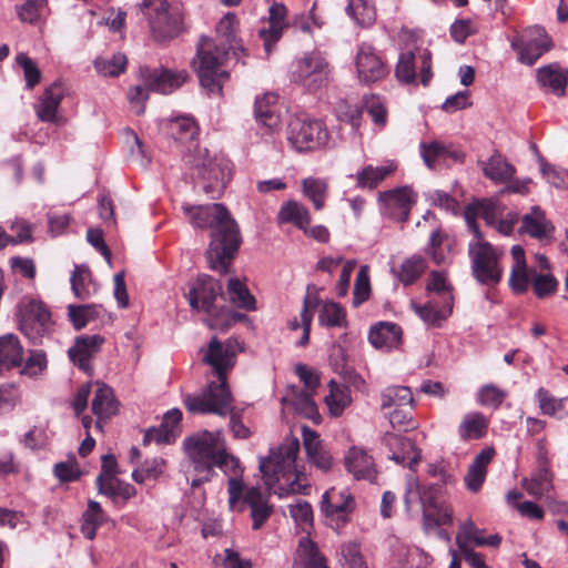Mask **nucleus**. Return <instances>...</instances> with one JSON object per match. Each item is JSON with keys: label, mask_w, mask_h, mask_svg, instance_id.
<instances>
[{"label": "nucleus", "mask_w": 568, "mask_h": 568, "mask_svg": "<svg viewBox=\"0 0 568 568\" xmlns=\"http://www.w3.org/2000/svg\"><path fill=\"white\" fill-rule=\"evenodd\" d=\"M191 223L201 229H212L206 258L212 270L225 274L241 244L237 223L221 203L183 206Z\"/></svg>", "instance_id": "1"}, {"label": "nucleus", "mask_w": 568, "mask_h": 568, "mask_svg": "<svg viewBox=\"0 0 568 568\" xmlns=\"http://www.w3.org/2000/svg\"><path fill=\"white\" fill-rule=\"evenodd\" d=\"M168 133L178 143L185 144L184 164L193 171V178L202 182L203 191L212 199L220 196L227 181L226 163L212 158L206 149L199 148V126L193 118L179 116L168 123Z\"/></svg>", "instance_id": "2"}, {"label": "nucleus", "mask_w": 568, "mask_h": 568, "mask_svg": "<svg viewBox=\"0 0 568 568\" xmlns=\"http://www.w3.org/2000/svg\"><path fill=\"white\" fill-rule=\"evenodd\" d=\"M184 448L189 459H193L202 470L214 475V467L220 468L227 480L229 505L231 509L241 500L244 485L242 481L243 468L234 455L227 453L226 442L221 430H203L187 437Z\"/></svg>", "instance_id": "3"}, {"label": "nucleus", "mask_w": 568, "mask_h": 568, "mask_svg": "<svg viewBox=\"0 0 568 568\" xmlns=\"http://www.w3.org/2000/svg\"><path fill=\"white\" fill-rule=\"evenodd\" d=\"M236 22L234 13L225 14L216 26L220 42L206 36H202L197 42L196 55L192 64L197 72L201 85L209 93L221 94L223 83L229 79V73L222 70V65L229 50L233 47Z\"/></svg>", "instance_id": "4"}, {"label": "nucleus", "mask_w": 568, "mask_h": 568, "mask_svg": "<svg viewBox=\"0 0 568 568\" xmlns=\"http://www.w3.org/2000/svg\"><path fill=\"white\" fill-rule=\"evenodd\" d=\"M298 450V438L287 436L278 447L270 450L267 457L260 458V470L268 487H272L281 478L290 480L288 493H302L308 487L301 483V474L296 469Z\"/></svg>", "instance_id": "5"}, {"label": "nucleus", "mask_w": 568, "mask_h": 568, "mask_svg": "<svg viewBox=\"0 0 568 568\" xmlns=\"http://www.w3.org/2000/svg\"><path fill=\"white\" fill-rule=\"evenodd\" d=\"M136 8L146 18L156 41L173 39L182 32L184 12L176 0H142Z\"/></svg>", "instance_id": "6"}, {"label": "nucleus", "mask_w": 568, "mask_h": 568, "mask_svg": "<svg viewBox=\"0 0 568 568\" xmlns=\"http://www.w3.org/2000/svg\"><path fill=\"white\" fill-rule=\"evenodd\" d=\"M139 74L142 84H138L129 91V100L134 105L136 114L144 112V102L149 91L168 94L179 89L189 79L185 70L173 71L163 67L153 69L146 65L141 67Z\"/></svg>", "instance_id": "7"}, {"label": "nucleus", "mask_w": 568, "mask_h": 568, "mask_svg": "<svg viewBox=\"0 0 568 568\" xmlns=\"http://www.w3.org/2000/svg\"><path fill=\"white\" fill-rule=\"evenodd\" d=\"M331 78V68L326 58L317 51L305 53L295 59L288 70L292 83L301 85L310 93L325 88Z\"/></svg>", "instance_id": "8"}, {"label": "nucleus", "mask_w": 568, "mask_h": 568, "mask_svg": "<svg viewBox=\"0 0 568 568\" xmlns=\"http://www.w3.org/2000/svg\"><path fill=\"white\" fill-rule=\"evenodd\" d=\"M468 255L473 275L479 283L494 285L500 282L503 277V267L499 263L501 251L495 248L484 239H476L475 242L468 244Z\"/></svg>", "instance_id": "9"}, {"label": "nucleus", "mask_w": 568, "mask_h": 568, "mask_svg": "<svg viewBox=\"0 0 568 568\" xmlns=\"http://www.w3.org/2000/svg\"><path fill=\"white\" fill-rule=\"evenodd\" d=\"M287 140L298 152L313 151L328 145L329 133L320 120L295 119L288 125Z\"/></svg>", "instance_id": "10"}, {"label": "nucleus", "mask_w": 568, "mask_h": 568, "mask_svg": "<svg viewBox=\"0 0 568 568\" xmlns=\"http://www.w3.org/2000/svg\"><path fill=\"white\" fill-rule=\"evenodd\" d=\"M241 351L242 347L236 338L230 337L221 342L214 336L210 341L202 361L213 368L217 383L227 384V373L234 367L236 356Z\"/></svg>", "instance_id": "11"}, {"label": "nucleus", "mask_w": 568, "mask_h": 568, "mask_svg": "<svg viewBox=\"0 0 568 568\" xmlns=\"http://www.w3.org/2000/svg\"><path fill=\"white\" fill-rule=\"evenodd\" d=\"M232 395L227 384L211 383L207 390L199 396H186L185 407L191 413L217 414L225 416L231 407Z\"/></svg>", "instance_id": "12"}, {"label": "nucleus", "mask_w": 568, "mask_h": 568, "mask_svg": "<svg viewBox=\"0 0 568 568\" xmlns=\"http://www.w3.org/2000/svg\"><path fill=\"white\" fill-rule=\"evenodd\" d=\"M416 201L417 193L407 185L383 191L377 195L381 213L400 223L408 221L412 207Z\"/></svg>", "instance_id": "13"}, {"label": "nucleus", "mask_w": 568, "mask_h": 568, "mask_svg": "<svg viewBox=\"0 0 568 568\" xmlns=\"http://www.w3.org/2000/svg\"><path fill=\"white\" fill-rule=\"evenodd\" d=\"M223 294V286L219 280L210 275H201L186 294L190 307L203 312L214 320L220 312L215 301Z\"/></svg>", "instance_id": "14"}, {"label": "nucleus", "mask_w": 568, "mask_h": 568, "mask_svg": "<svg viewBox=\"0 0 568 568\" xmlns=\"http://www.w3.org/2000/svg\"><path fill=\"white\" fill-rule=\"evenodd\" d=\"M356 74L359 83L371 85L384 80L389 68L377 50L369 43L363 42L357 48L355 57Z\"/></svg>", "instance_id": "15"}, {"label": "nucleus", "mask_w": 568, "mask_h": 568, "mask_svg": "<svg viewBox=\"0 0 568 568\" xmlns=\"http://www.w3.org/2000/svg\"><path fill=\"white\" fill-rule=\"evenodd\" d=\"M321 510L329 525L337 530L349 521L351 514L355 510V499L347 489L331 488L322 496Z\"/></svg>", "instance_id": "16"}, {"label": "nucleus", "mask_w": 568, "mask_h": 568, "mask_svg": "<svg viewBox=\"0 0 568 568\" xmlns=\"http://www.w3.org/2000/svg\"><path fill=\"white\" fill-rule=\"evenodd\" d=\"M442 485L434 484L419 494L423 507L424 528L426 530L448 525L453 520V510L440 499Z\"/></svg>", "instance_id": "17"}, {"label": "nucleus", "mask_w": 568, "mask_h": 568, "mask_svg": "<svg viewBox=\"0 0 568 568\" xmlns=\"http://www.w3.org/2000/svg\"><path fill=\"white\" fill-rule=\"evenodd\" d=\"M510 47L517 52L521 63L532 65L544 53L549 51L551 42L544 29L535 27L526 30L521 36L514 37Z\"/></svg>", "instance_id": "18"}, {"label": "nucleus", "mask_w": 568, "mask_h": 568, "mask_svg": "<svg viewBox=\"0 0 568 568\" xmlns=\"http://www.w3.org/2000/svg\"><path fill=\"white\" fill-rule=\"evenodd\" d=\"M479 532L480 529L471 520H467L460 527V531L457 536V541L460 552L467 565H469L471 568H488L485 565L481 555L475 552L471 548H469L466 541H473L475 545L480 547H497L501 541V537L498 534H494L488 537H477V534Z\"/></svg>", "instance_id": "19"}, {"label": "nucleus", "mask_w": 568, "mask_h": 568, "mask_svg": "<svg viewBox=\"0 0 568 568\" xmlns=\"http://www.w3.org/2000/svg\"><path fill=\"white\" fill-rule=\"evenodd\" d=\"M382 442L388 448L389 458L399 465L412 469L422 459L420 450L412 439L405 436L386 433Z\"/></svg>", "instance_id": "20"}, {"label": "nucleus", "mask_w": 568, "mask_h": 568, "mask_svg": "<svg viewBox=\"0 0 568 568\" xmlns=\"http://www.w3.org/2000/svg\"><path fill=\"white\" fill-rule=\"evenodd\" d=\"M105 339L99 334L78 336L68 354L70 359L83 372L91 374V359L101 351Z\"/></svg>", "instance_id": "21"}, {"label": "nucleus", "mask_w": 568, "mask_h": 568, "mask_svg": "<svg viewBox=\"0 0 568 568\" xmlns=\"http://www.w3.org/2000/svg\"><path fill=\"white\" fill-rule=\"evenodd\" d=\"M243 505L250 509L252 519V529H261L270 519L274 511L273 505L270 504V494L262 491L260 487H250L243 490Z\"/></svg>", "instance_id": "22"}, {"label": "nucleus", "mask_w": 568, "mask_h": 568, "mask_svg": "<svg viewBox=\"0 0 568 568\" xmlns=\"http://www.w3.org/2000/svg\"><path fill=\"white\" fill-rule=\"evenodd\" d=\"M498 215V205L490 200H477L467 204L464 209L466 224L476 239H484L477 219L481 217L487 225L494 226L497 223Z\"/></svg>", "instance_id": "23"}, {"label": "nucleus", "mask_w": 568, "mask_h": 568, "mask_svg": "<svg viewBox=\"0 0 568 568\" xmlns=\"http://www.w3.org/2000/svg\"><path fill=\"white\" fill-rule=\"evenodd\" d=\"M50 320L51 314L48 307L41 302L31 300L24 305V315L20 327L36 343V339L44 332Z\"/></svg>", "instance_id": "24"}, {"label": "nucleus", "mask_w": 568, "mask_h": 568, "mask_svg": "<svg viewBox=\"0 0 568 568\" xmlns=\"http://www.w3.org/2000/svg\"><path fill=\"white\" fill-rule=\"evenodd\" d=\"M287 8L280 2H274L268 9V23L267 28H262L258 31V37L262 39L264 49L267 54L272 52L273 44H275L282 37L284 29L288 27L286 21Z\"/></svg>", "instance_id": "25"}, {"label": "nucleus", "mask_w": 568, "mask_h": 568, "mask_svg": "<svg viewBox=\"0 0 568 568\" xmlns=\"http://www.w3.org/2000/svg\"><path fill=\"white\" fill-rule=\"evenodd\" d=\"M344 465L346 470L357 480L366 479L373 481L376 478L377 471L374 459L362 447H351L344 457Z\"/></svg>", "instance_id": "26"}, {"label": "nucleus", "mask_w": 568, "mask_h": 568, "mask_svg": "<svg viewBox=\"0 0 568 568\" xmlns=\"http://www.w3.org/2000/svg\"><path fill=\"white\" fill-rule=\"evenodd\" d=\"M277 99L275 93H265L257 97L254 103L255 120L271 131L276 130L282 122Z\"/></svg>", "instance_id": "27"}, {"label": "nucleus", "mask_w": 568, "mask_h": 568, "mask_svg": "<svg viewBox=\"0 0 568 568\" xmlns=\"http://www.w3.org/2000/svg\"><path fill=\"white\" fill-rule=\"evenodd\" d=\"M302 432L308 463L322 471H328L332 468L333 458L331 454L323 448L318 434L306 426L302 428Z\"/></svg>", "instance_id": "28"}, {"label": "nucleus", "mask_w": 568, "mask_h": 568, "mask_svg": "<svg viewBox=\"0 0 568 568\" xmlns=\"http://www.w3.org/2000/svg\"><path fill=\"white\" fill-rule=\"evenodd\" d=\"M519 231L534 239L544 240L552 236L555 226L546 217L545 212L536 205L531 207L529 213L521 217V226Z\"/></svg>", "instance_id": "29"}, {"label": "nucleus", "mask_w": 568, "mask_h": 568, "mask_svg": "<svg viewBox=\"0 0 568 568\" xmlns=\"http://www.w3.org/2000/svg\"><path fill=\"white\" fill-rule=\"evenodd\" d=\"M402 334L399 325L390 322H379L372 326L368 339L375 348L390 351L399 346Z\"/></svg>", "instance_id": "30"}, {"label": "nucleus", "mask_w": 568, "mask_h": 568, "mask_svg": "<svg viewBox=\"0 0 568 568\" xmlns=\"http://www.w3.org/2000/svg\"><path fill=\"white\" fill-rule=\"evenodd\" d=\"M494 456L495 449L493 447H486L476 455L464 478L468 490L471 493H478L480 490L487 475V467Z\"/></svg>", "instance_id": "31"}, {"label": "nucleus", "mask_w": 568, "mask_h": 568, "mask_svg": "<svg viewBox=\"0 0 568 568\" xmlns=\"http://www.w3.org/2000/svg\"><path fill=\"white\" fill-rule=\"evenodd\" d=\"M489 427V419L480 412L465 414L457 427L460 440H478L486 437Z\"/></svg>", "instance_id": "32"}, {"label": "nucleus", "mask_w": 568, "mask_h": 568, "mask_svg": "<svg viewBox=\"0 0 568 568\" xmlns=\"http://www.w3.org/2000/svg\"><path fill=\"white\" fill-rule=\"evenodd\" d=\"M63 99V89L61 83L53 82L47 88L36 105V113L43 122L55 123L58 121L57 111Z\"/></svg>", "instance_id": "33"}, {"label": "nucleus", "mask_w": 568, "mask_h": 568, "mask_svg": "<svg viewBox=\"0 0 568 568\" xmlns=\"http://www.w3.org/2000/svg\"><path fill=\"white\" fill-rule=\"evenodd\" d=\"M97 386L98 387L92 399V412L99 419L97 425L100 426V420L109 419L118 413L119 403L110 386L104 383H97Z\"/></svg>", "instance_id": "34"}, {"label": "nucleus", "mask_w": 568, "mask_h": 568, "mask_svg": "<svg viewBox=\"0 0 568 568\" xmlns=\"http://www.w3.org/2000/svg\"><path fill=\"white\" fill-rule=\"evenodd\" d=\"M397 170L394 161L381 166L368 164L356 173V185L359 189L374 190Z\"/></svg>", "instance_id": "35"}, {"label": "nucleus", "mask_w": 568, "mask_h": 568, "mask_svg": "<svg viewBox=\"0 0 568 568\" xmlns=\"http://www.w3.org/2000/svg\"><path fill=\"white\" fill-rule=\"evenodd\" d=\"M527 493L535 497H541L552 488V474L549 470V463L545 455H540L538 467L530 479L523 483Z\"/></svg>", "instance_id": "36"}, {"label": "nucleus", "mask_w": 568, "mask_h": 568, "mask_svg": "<svg viewBox=\"0 0 568 568\" xmlns=\"http://www.w3.org/2000/svg\"><path fill=\"white\" fill-rule=\"evenodd\" d=\"M454 305H444L435 297L429 298L424 305L413 304L416 314L424 323L430 326H440L453 312Z\"/></svg>", "instance_id": "37"}, {"label": "nucleus", "mask_w": 568, "mask_h": 568, "mask_svg": "<svg viewBox=\"0 0 568 568\" xmlns=\"http://www.w3.org/2000/svg\"><path fill=\"white\" fill-rule=\"evenodd\" d=\"M537 80L541 87H549L556 95L561 97L566 92L568 70L549 64L537 70Z\"/></svg>", "instance_id": "38"}, {"label": "nucleus", "mask_w": 568, "mask_h": 568, "mask_svg": "<svg viewBox=\"0 0 568 568\" xmlns=\"http://www.w3.org/2000/svg\"><path fill=\"white\" fill-rule=\"evenodd\" d=\"M280 223H292L296 227L307 232V226L311 224V214L307 207L297 201L285 202L277 214Z\"/></svg>", "instance_id": "39"}, {"label": "nucleus", "mask_w": 568, "mask_h": 568, "mask_svg": "<svg viewBox=\"0 0 568 568\" xmlns=\"http://www.w3.org/2000/svg\"><path fill=\"white\" fill-rule=\"evenodd\" d=\"M320 297L316 293L314 285H308L306 288V295L303 300V308L301 311L302 317V337L296 342V346L305 347L310 342L311 325L313 321V310L320 305Z\"/></svg>", "instance_id": "40"}, {"label": "nucleus", "mask_w": 568, "mask_h": 568, "mask_svg": "<svg viewBox=\"0 0 568 568\" xmlns=\"http://www.w3.org/2000/svg\"><path fill=\"white\" fill-rule=\"evenodd\" d=\"M295 560L300 568H327L316 544L307 537L300 539Z\"/></svg>", "instance_id": "41"}, {"label": "nucleus", "mask_w": 568, "mask_h": 568, "mask_svg": "<svg viewBox=\"0 0 568 568\" xmlns=\"http://www.w3.org/2000/svg\"><path fill=\"white\" fill-rule=\"evenodd\" d=\"M426 291L429 298L435 297L440 303H444V305H454L453 288L443 272H430Z\"/></svg>", "instance_id": "42"}, {"label": "nucleus", "mask_w": 568, "mask_h": 568, "mask_svg": "<svg viewBox=\"0 0 568 568\" xmlns=\"http://www.w3.org/2000/svg\"><path fill=\"white\" fill-rule=\"evenodd\" d=\"M484 175L494 182H507L515 174V168L499 153L493 154L488 161L483 162Z\"/></svg>", "instance_id": "43"}, {"label": "nucleus", "mask_w": 568, "mask_h": 568, "mask_svg": "<svg viewBox=\"0 0 568 568\" xmlns=\"http://www.w3.org/2000/svg\"><path fill=\"white\" fill-rule=\"evenodd\" d=\"M414 398L409 387L389 386L381 394V408L390 409L399 407H413Z\"/></svg>", "instance_id": "44"}, {"label": "nucleus", "mask_w": 568, "mask_h": 568, "mask_svg": "<svg viewBox=\"0 0 568 568\" xmlns=\"http://www.w3.org/2000/svg\"><path fill=\"white\" fill-rule=\"evenodd\" d=\"M226 293L230 302L234 306L246 311L255 310V297L250 293L246 284L240 278L231 277L227 281Z\"/></svg>", "instance_id": "45"}, {"label": "nucleus", "mask_w": 568, "mask_h": 568, "mask_svg": "<svg viewBox=\"0 0 568 568\" xmlns=\"http://www.w3.org/2000/svg\"><path fill=\"white\" fill-rule=\"evenodd\" d=\"M97 487L100 494L111 498L121 497L124 501L131 499L136 494L134 486L115 477L102 479V476H98Z\"/></svg>", "instance_id": "46"}, {"label": "nucleus", "mask_w": 568, "mask_h": 568, "mask_svg": "<svg viewBox=\"0 0 568 568\" xmlns=\"http://www.w3.org/2000/svg\"><path fill=\"white\" fill-rule=\"evenodd\" d=\"M346 13L361 27H369L376 20L372 0H348Z\"/></svg>", "instance_id": "47"}, {"label": "nucleus", "mask_w": 568, "mask_h": 568, "mask_svg": "<svg viewBox=\"0 0 568 568\" xmlns=\"http://www.w3.org/2000/svg\"><path fill=\"white\" fill-rule=\"evenodd\" d=\"M105 514L101 505L95 500L88 503V508L82 516L81 531L88 539H93L97 535V528L103 524Z\"/></svg>", "instance_id": "48"}, {"label": "nucleus", "mask_w": 568, "mask_h": 568, "mask_svg": "<svg viewBox=\"0 0 568 568\" xmlns=\"http://www.w3.org/2000/svg\"><path fill=\"white\" fill-rule=\"evenodd\" d=\"M331 393L326 396L325 402L329 412L334 416H339L344 409L352 403V397L348 387L337 384L335 381H329Z\"/></svg>", "instance_id": "49"}, {"label": "nucleus", "mask_w": 568, "mask_h": 568, "mask_svg": "<svg viewBox=\"0 0 568 568\" xmlns=\"http://www.w3.org/2000/svg\"><path fill=\"white\" fill-rule=\"evenodd\" d=\"M302 187L304 194L312 201L315 210H322L327 197V182L318 178H306L302 181Z\"/></svg>", "instance_id": "50"}, {"label": "nucleus", "mask_w": 568, "mask_h": 568, "mask_svg": "<svg viewBox=\"0 0 568 568\" xmlns=\"http://www.w3.org/2000/svg\"><path fill=\"white\" fill-rule=\"evenodd\" d=\"M314 392L315 390L293 388L287 396V400L300 414L307 418H313V416L317 414V407L313 399Z\"/></svg>", "instance_id": "51"}, {"label": "nucleus", "mask_w": 568, "mask_h": 568, "mask_svg": "<svg viewBox=\"0 0 568 568\" xmlns=\"http://www.w3.org/2000/svg\"><path fill=\"white\" fill-rule=\"evenodd\" d=\"M426 267V261L423 256L413 255L402 263L397 277L404 285H410L422 276Z\"/></svg>", "instance_id": "52"}, {"label": "nucleus", "mask_w": 568, "mask_h": 568, "mask_svg": "<svg viewBox=\"0 0 568 568\" xmlns=\"http://www.w3.org/2000/svg\"><path fill=\"white\" fill-rule=\"evenodd\" d=\"M128 64L126 57L121 53H114L111 57H99L94 60V68L103 77H118L124 72Z\"/></svg>", "instance_id": "53"}, {"label": "nucleus", "mask_w": 568, "mask_h": 568, "mask_svg": "<svg viewBox=\"0 0 568 568\" xmlns=\"http://www.w3.org/2000/svg\"><path fill=\"white\" fill-rule=\"evenodd\" d=\"M415 59L413 49L400 52L395 68V77L399 82L410 84L416 81Z\"/></svg>", "instance_id": "54"}, {"label": "nucleus", "mask_w": 568, "mask_h": 568, "mask_svg": "<svg viewBox=\"0 0 568 568\" xmlns=\"http://www.w3.org/2000/svg\"><path fill=\"white\" fill-rule=\"evenodd\" d=\"M318 322L322 326L343 327L346 325L345 311L335 302H326L321 308Z\"/></svg>", "instance_id": "55"}, {"label": "nucleus", "mask_w": 568, "mask_h": 568, "mask_svg": "<svg viewBox=\"0 0 568 568\" xmlns=\"http://www.w3.org/2000/svg\"><path fill=\"white\" fill-rule=\"evenodd\" d=\"M71 286L74 295L80 300H87L90 296L89 282L90 271L84 265H75L71 275Z\"/></svg>", "instance_id": "56"}, {"label": "nucleus", "mask_w": 568, "mask_h": 568, "mask_svg": "<svg viewBox=\"0 0 568 568\" xmlns=\"http://www.w3.org/2000/svg\"><path fill=\"white\" fill-rule=\"evenodd\" d=\"M538 163L540 172L548 183L556 187L568 186V171L548 164L541 155L538 156Z\"/></svg>", "instance_id": "57"}, {"label": "nucleus", "mask_w": 568, "mask_h": 568, "mask_svg": "<svg viewBox=\"0 0 568 568\" xmlns=\"http://www.w3.org/2000/svg\"><path fill=\"white\" fill-rule=\"evenodd\" d=\"M447 153L448 148L440 142L433 141L420 144L422 158L429 169H433L438 161H446Z\"/></svg>", "instance_id": "58"}, {"label": "nucleus", "mask_w": 568, "mask_h": 568, "mask_svg": "<svg viewBox=\"0 0 568 568\" xmlns=\"http://www.w3.org/2000/svg\"><path fill=\"white\" fill-rule=\"evenodd\" d=\"M506 397V390L494 384L484 385L478 392V402L481 406L498 408Z\"/></svg>", "instance_id": "59"}, {"label": "nucleus", "mask_w": 568, "mask_h": 568, "mask_svg": "<svg viewBox=\"0 0 568 568\" xmlns=\"http://www.w3.org/2000/svg\"><path fill=\"white\" fill-rule=\"evenodd\" d=\"M17 63L23 69L26 85L28 89H33L41 79L40 69L36 62L32 61L26 53H19L16 57Z\"/></svg>", "instance_id": "60"}, {"label": "nucleus", "mask_w": 568, "mask_h": 568, "mask_svg": "<svg viewBox=\"0 0 568 568\" xmlns=\"http://www.w3.org/2000/svg\"><path fill=\"white\" fill-rule=\"evenodd\" d=\"M413 407L394 408L388 413L389 423L394 428L407 432L416 427V422L412 417Z\"/></svg>", "instance_id": "61"}, {"label": "nucleus", "mask_w": 568, "mask_h": 568, "mask_svg": "<svg viewBox=\"0 0 568 568\" xmlns=\"http://www.w3.org/2000/svg\"><path fill=\"white\" fill-rule=\"evenodd\" d=\"M47 368V356L41 349H32L24 363L21 374L36 377Z\"/></svg>", "instance_id": "62"}, {"label": "nucleus", "mask_w": 568, "mask_h": 568, "mask_svg": "<svg viewBox=\"0 0 568 568\" xmlns=\"http://www.w3.org/2000/svg\"><path fill=\"white\" fill-rule=\"evenodd\" d=\"M68 316L75 329L83 328L95 316L91 305H69Z\"/></svg>", "instance_id": "63"}, {"label": "nucleus", "mask_w": 568, "mask_h": 568, "mask_svg": "<svg viewBox=\"0 0 568 568\" xmlns=\"http://www.w3.org/2000/svg\"><path fill=\"white\" fill-rule=\"evenodd\" d=\"M532 288L537 297L544 298L557 291L558 282L551 274H537L532 277Z\"/></svg>", "instance_id": "64"}]
</instances>
